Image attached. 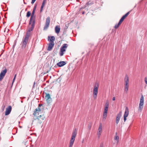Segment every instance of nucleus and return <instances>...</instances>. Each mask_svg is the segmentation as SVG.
I'll return each instance as SVG.
<instances>
[{
  "mask_svg": "<svg viewBox=\"0 0 147 147\" xmlns=\"http://www.w3.org/2000/svg\"><path fill=\"white\" fill-rule=\"evenodd\" d=\"M99 88V84L98 83H96L94 86L93 90V97L94 99L97 98V96Z\"/></svg>",
  "mask_w": 147,
  "mask_h": 147,
  "instance_id": "obj_1",
  "label": "nucleus"
},
{
  "mask_svg": "<svg viewBox=\"0 0 147 147\" xmlns=\"http://www.w3.org/2000/svg\"><path fill=\"white\" fill-rule=\"evenodd\" d=\"M77 135V131L75 130L73 132L71 139L70 141L69 147H72L73 146L75 140V137Z\"/></svg>",
  "mask_w": 147,
  "mask_h": 147,
  "instance_id": "obj_2",
  "label": "nucleus"
},
{
  "mask_svg": "<svg viewBox=\"0 0 147 147\" xmlns=\"http://www.w3.org/2000/svg\"><path fill=\"white\" fill-rule=\"evenodd\" d=\"M43 106L42 105L39 104L38 108L36 109L34 111L33 115L34 116H37L39 115L40 112L43 110Z\"/></svg>",
  "mask_w": 147,
  "mask_h": 147,
  "instance_id": "obj_3",
  "label": "nucleus"
},
{
  "mask_svg": "<svg viewBox=\"0 0 147 147\" xmlns=\"http://www.w3.org/2000/svg\"><path fill=\"white\" fill-rule=\"evenodd\" d=\"M130 11L128 12L125 15H123L120 19L119 21L117 24H116L115 26V28L116 29H117L121 25V23L123 22L124 20L126 18V17L129 14Z\"/></svg>",
  "mask_w": 147,
  "mask_h": 147,
  "instance_id": "obj_4",
  "label": "nucleus"
},
{
  "mask_svg": "<svg viewBox=\"0 0 147 147\" xmlns=\"http://www.w3.org/2000/svg\"><path fill=\"white\" fill-rule=\"evenodd\" d=\"M109 106V103L108 102H107L105 105L103 115V119L105 120L107 117V112Z\"/></svg>",
  "mask_w": 147,
  "mask_h": 147,
  "instance_id": "obj_5",
  "label": "nucleus"
},
{
  "mask_svg": "<svg viewBox=\"0 0 147 147\" xmlns=\"http://www.w3.org/2000/svg\"><path fill=\"white\" fill-rule=\"evenodd\" d=\"M144 105V97L143 95H141L138 107L139 111H141L143 108Z\"/></svg>",
  "mask_w": 147,
  "mask_h": 147,
  "instance_id": "obj_6",
  "label": "nucleus"
},
{
  "mask_svg": "<svg viewBox=\"0 0 147 147\" xmlns=\"http://www.w3.org/2000/svg\"><path fill=\"white\" fill-rule=\"evenodd\" d=\"M68 45L66 44H63L62 46L60 49L59 52V55L60 56H62L63 55L64 52H65L67 48Z\"/></svg>",
  "mask_w": 147,
  "mask_h": 147,
  "instance_id": "obj_7",
  "label": "nucleus"
},
{
  "mask_svg": "<svg viewBox=\"0 0 147 147\" xmlns=\"http://www.w3.org/2000/svg\"><path fill=\"white\" fill-rule=\"evenodd\" d=\"M7 72V69H5L4 70H3L0 74V81H1L4 77L6 73Z\"/></svg>",
  "mask_w": 147,
  "mask_h": 147,
  "instance_id": "obj_8",
  "label": "nucleus"
},
{
  "mask_svg": "<svg viewBox=\"0 0 147 147\" xmlns=\"http://www.w3.org/2000/svg\"><path fill=\"white\" fill-rule=\"evenodd\" d=\"M55 45L54 42L49 43L48 44L47 51H51L53 47Z\"/></svg>",
  "mask_w": 147,
  "mask_h": 147,
  "instance_id": "obj_9",
  "label": "nucleus"
},
{
  "mask_svg": "<svg viewBox=\"0 0 147 147\" xmlns=\"http://www.w3.org/2000/svg\"><path fill=\"white\" fill-rule=\"evenodd\" d=\"M11 109V107L10 106H8V107L6 109L5 114V115H7L10 113Z\"/></svg>",
  "mask_w": 147,
  "mask_h": 147,
  "instance_id": "obj_10",
  "label": "nucleus"
},
{
  "mask_svg": "<svg viewBox=\"0 0 147 147\" xmlns=\"http://www.w3.org/2000/svg\"><path fill=\"white\" fill-rule=\"evenodd\" d=\"M35 22V21H32L30 22V20L29 24L31 25V27L28 30L30 32L32 31L34 28Z\"/></svg>",
  "mask_w": 147,
  "mask_h": 147,
  "instance_id": "obj_11",
  "label": "nucleus"
},
{
  "mask_svg": "<svg viewBox=\"0 0 147 147\" xmlns=\"http://www.w3.org/2000/svg\"><path fill=\"white\" fill-rule=\"evenodd\" d=\"M28 38L25 37L23 41V45L22 47L23 48H25L27 44L28 40Z\"/></svg>",
  "mask_w": 147,
  "mask_h": 147,
  "instance_id": "obj_12",
  "label": "nucleus"
},
{
  "mask_svg": "<svg viewBox=\"0 0 147 147\" xmlns=\"http://www.w3.org/2000/svg\"><path fill=\"white\" fill-rule=\"evenodd\" d=\"M122 112H120L117 115L116 118V123L117 124L119 122L120 118L121 116Z\"/></svg>",
  "mask_w": 147,
  "mask_h": 147,
  "instance_id": "obj_13",
  "label": "nucleus"
},
{
  "mask_svg": "<svg viewBox=\"0 0 147 147\" xmlns=\"http://www.w3.org/2000/svg\"><path fill=\"white\" fill-rule=\"evenodd\" d=\"M47 101L48 104L49 105L52 102V99L51 98L50 95L49 94H47Z\"/></svg>",
  "mask_w": 147,
  "mask_h": 147,
  "instance_id": "obj_14",
  "label": "nucleus"
},
{
  "mask_svg": "<svg viewBox=\"0 0 147 147\" xmlns=\"http://www.w3.org/2000/svg\"><path fill=\"white\" fill-rule=\"evenodd\" d=\"M55 40V37L54 36H48V40L49 42L50 43L54 42V41Z\"/></svg>",
  "mask_w": 147,
  "mask_h": 147,
  "instance_id": "obj_15",
  "label": "nucleus"
},
{
  "mask_svg": "<svg viewBox=\"0 0 147 147\" xmlns=\"http://www.w3.org/2000/svg\"><path fill=\"white\" fill-rule=\"evenodd\" d=\"M102 124L101 123H100L99 126V127L98 129V131L97 133V135L99 136V137H100L101 133V131H102Z\"/></svg>",
  "mask_w": 147,
  "mask_h": 147,
  "instance_id": "obj_16",
  "label": "nucleus"
},
{
  "mask_svg": "<svg viewBox=\"0 0 147 147\" xmlns=\"http://www.w3.org/2000/svg\"><path fill=\"white\" fill-rule=\"evenodd\" d=\"M129 78L127 75H125L124 79V84H129Z\"/></svg>",
  "mask_w": 147,
  "mask_h": 147,
  "instance_id": "obj_17",
  "label": "nucleus"
},
{
  "mask_svg": "<svg viewBox=\"0 0 147 147\" xmlns=\"http://www.w3.org/2000/svg\"><path fill=\"white\" fill-rule=\"evenodd\" d=\"M46 4V0H43L40 9V12H42V11L43 10V8L45 5Z\"/></svg>",
  "mask_w": 147,
  "mask_h": 147,
  "instance_id": "obj_18",
  "label": "nucleus"
},
{
  "mask_svg": "<svg viewBox=\"0 0 147 147\" xmlns=\"http://www.w3.org/2000/svg\"><path fill=\"white\" fill-rule=\"evenodd\" d=\"M35 11L33 10L31 16V17L30 18V22L32 21H35V17L34 16V13Z\"/></svg>",
  "mask_w": 147,
  "mask_h": 147,
  "instance_id": "obj_19",
  "label": "nucleus"
},
{
  "mask_svg": "<svg viewBox=\"0 0 147 147\" xmlns=\"http://www.w3.org/2000/svg\"><path fill=\"white\" fill-rule=\"evenodd\" d=\"M65 64H66V63H65V62L64 61H62L60 62L57 63V65L59 67H61L63 66L64 65H65Z\"/></svg>",
  "mask_w": 147,
  "mask_h": 147,
  "instance_id": "obj_20",
  "label": "nucleus"
},
{
  "mask_svg": "<svg viewBox=\"0 0 147 147\" xmlns=\"http://www.w3.org/2000/svg\"><path fill=\"white\" fill-rule=\"evenodd\" d=\"M129 109L127 107H126L125 108L124 116L127 117L129 115Z\"/></svg>",
  "mask_w": 147,
  "mask_h": 147,
  "instance_id": "obj_21",
  "label": "nucleus"
},
{
  "mask_svg": "<svg viewBox=\"0 0 147 147\" xmlns=\"http://www.w3.org/2000/svg\"><path fill=\"white\" fill-rule=\"evenodd\" d=\"M60 30V28L59 26H56L55 28V32L57 34H58L59 33Z\"/></svg>",
  "mask_w": 147,
  "mask_h": 147,
  "instance_id": "obj_22",
  "label": "nucleus"
},
{
  "mask_svg": "<svg viewBox=\"0 0 147 147\" xmlns=\"http://www.w3.org/2000/svg\"><path fill=\"white\" fill-rule=\"evenodd\" d=\"M119 136L117 135V133H115V136L114 138V140L117 141V143H118L119 141Z\"/></svg>",
  "mask_w": 147,
  "mask_h": 147,
  "instance_id": "obj_23",
  "label": "nucleus"
},
{
  "mask_svg": "<svg viewBox=\"0 0 147 147\" xmlns=\"http://www.w3.org/2000/svg\"><path fill=\"white\" fill-rule=\"evenodd\" d=\"M50 22V18L48 17L47 19V28L49 26Z\"/></svg>",
  "mask_w": 147,
  "mask_h": 147,
  "instance_id": "obj_24",
  "label": "nucleus"
},
{
  "mask_svg": "<svg viewBox=\"0 0 147 147\" xmlns=\"http://www.w3.org/2000/svg\"><path fill=\"white\" fill-rule=\"evenodd\" d=\"M125 86V91L127 92L128 91L129 84H124Z\"/></svg>",
  "mask_w": 147,
  "mask_h": 147,
  "instance_id": "obj_25",
  "label": "nucleus"
},
{
  "mask_svg": "<svg viewBox=\"0 0 147 147\" xmlns=\"http://www.w3.org/2000/svg\"><path fill=\"white\" fill-rule=\"evenodd\" d=\"M30 35V32L28 30L27 32L26 35L25 37L29 38Z\"/></svg>",
  "mask_w": 147,
  "mask_h": 147,
  "instance_id": "obj_26",
  "label": "nucleus"
},
{
  "mask_svg": "<svg viewBox=\"0 0 147 147\" xmlns=\"http://www.w3.org/2000/svg\"><path fill=\"white\" fill-rule=\"evenodd\" d=\"M92 127V125L91 124H89L88 125V128L89 130H90Z\"/></svg>",
  "mask_w": 147,
  "mask_h": 147,
  "instance_id": "obj_27",
  "label": "nucleus"
},
{
  "mask_svg": "<svg viewBox=\"0 0 147 147\" xmlns=\"http://www.w3.org/2000/svg\"><path fill=\"white\" fill-rule=\"evenodd\" d=\"M31 15V13L30 11H28L27 12L26 16L27 17H29Z\"/></svg>",
  "mask_w": 147,
  "mask_h": 147,
  "instance_id": "obj_28",
  "label": "nucleus"
},
{
  "mask_svg": "<svg viewBox=\"0 0 147 147\" xmlns=\"http://www.w3.org/2000/svg\"><path fill=\"white\" fill-rule=\"evenodd\" d=\"M36 7H37V5L36 4H35V6H34V9H33V10H34V11H35V10H36Z\"/></svg>",
  "mask_w": 147,
  "mask_h": 147,
  "instance_id": "obj_29",
  "label": "nucleus"
},
{
  "mask_svg": "<svg viewBox=\"0 0 147 147\" xmlns=\"http://www.w3.org/2000/svg\"><path fill=\"white\" fill-rule=\"evenodd\" d=\"M42 117V116H41V115H40L39 117L38 116L37 117L36 120H39Z\"/></svg>",
  "mask_w": 147,
  "mask_h": 147,
  "instance_id": "obj_30",
  "label": "nucleus"
},
{
  "mask_svg": "<svg viewBox=\"0 0 147 147\" xmlns=\"http://www.w3.org/2000/svg\"><path fill=\"white\" fill-rule=\"evenodd\" d=\"M145 81L146 84H147V78L145 77Z\"/></svg>",
  "mask_w": 147,
  "mask_h": 147,
  "instance_id": "obj_31",
  "label": "nucleus"
},
{
  "mask_svg": "<svg viewBox=\"0 0 147 147\" xmlns=\"http://www.w3.org/2000/svg\"><path fill=\"white\" fill-rule=\"evenodd\" d=\"M9 30L8 28H5V30H4V32H5L7 31V32H8V31Z\"/></svg>",
  "mask_w": 147,
  "mask_h": 147,
  "instance_id": "obj_32",
  "label": "nucleus"
},
{
  "mask_svg": "<svg viewBox=\"0 0 147 147\" xmlns=\"http://www.w3.org/2000/svg\"><path fill=\"white\" fill-rule=\"evenodd\" d=\"M127 117H126L124 116V122H125V121H126Z\"/></svg>",
  "mask_w": 147,
  "mask_h": 147,
  "instance_id": "obj_33",
  "label": "nucleus"
},
{
  "mask_svg": "<svg viewBox=\"0 0 147 147\" xmlns=\"http://www.w3.org/2000/svg\"><path fill=\"white\" fill-rule=\"evenodd\" d=\"M36 1V0H32V1H31V3L32 4L34 3L35 2V1Z\"/></svg>",
  "mask_w": 147,
  "mask_h": 147,
  "instance_id": "obj_34",
  "label": "nucleus"
},
{
  "mask_svg": "<svg viewBox=\"0 0 147 147\" xmlns=\"http://www.w3.org/2000/svg\"><path fill=\"white\" fill-rule=\"evenodd\" d=\"M115 100V97H114L113 98V100Z\"/></svg>",
  "mask_w": 147,
  "mask_h": 147,
  "instance_id": "obj_35",
  "label": "nucleus"
},
{
  "mask_svg": "<svg viewBox=\"0 0 147 147\" xmlns=\"http://www.w3.org/2000/svg\"><path fill=\"white\" fill-rule=\"evenodd\" d=\"M45 74V73H42L41 74V76H43Z\"/></svg>",
  "mask_w": 147,
  "mask_h": 147,
  "instance_id": "obj_36",
  "label": "nucleus"
},
{
  "mask_svg": "<svg viewBox=\"0 0 147 147\" xmlns=\"http://www.w3.org/2000/svg\"><path fill=\"white\" fill-rule=\"evenodd\" d=\"M15 79H16V78H13V81L12 83H13V82H14L15 80Z\"/></svg>",
  "mask_w": 147,
  "mask_h": 147,
  "instance_id": "obj_37",
  "label": "nucleus"
},
{
  "mask_svg": "<svg viewBox=\"0 0 147 147\" xmlns=\"http://www.w3.org/2000/svg\"><path fill=\"white\" fill-rule=\"evenodd\" d=\"M44 96L45 97V98H46V93H45V94L44 95Z\"/></svg>",
  "mask_w": 147,
  "mask_h": 147,
  "instance_id": "obj_38",
  "label": "nucleus"
},
{
  "mask_svg": "<svg viewBox=\"0 0 147 147\" xmlns=\"http://www.w3.org/2000/svg\"><path fill=\"white\" fill-rule=\"evenodd\" d=\"M46 28V25L44 26V30H45Z\"/></svg>",
  "mask_w": 147,
  "mask_h": 147,
  "instance_id": "obj_39",
  "label": "nucleus"
},
{
  "mask_svg": "<svg viewBox=\"0 0 147 147\" xmlns=\"http://www.w3.org/2000/svg\"><path fill=\"white\" fill-rule=\"evenodd\" d=\"M16 74L15 75V76H14V78H16Z\"/></svg>",
  "mask_w": 147,
  "mask_h": 147,
  "instance_id": "obj_40",
  "label": "nucleus"
},
{
  "mask_svg": "<svg viewBox=\"0 0 147 147\" xmlns=\"http://www.w3.org/2000/svg\"><path fill=\"white\" fill-rule=\"evenodd\" d=\"M103 147V146H102V145H100V147Z\"/></svg>",
  "mask_w": 147,
  "mask_h": 147,
  "instance_id": "obj_41",
  "label": "nucleus"
},
{
  "mask_svg": "<svg viewBox=\"0 0 147 147\" xmlns=\"http://www.w3.org/2000/svg\"><path fill=\"white\" fill-rule=\"evenodd\" d=\"M84 11H83V12H82V14H84Z\"/></svg>",
  "mask_w": 147,
  "mask_h": 147,
  "instance_id": "obj_42",
  "label": "nucleus"
},
{
  "mask_svg": "<svg viewBox=\"0 0 147 147\" xmlns=\"http://www.w3.org/2000/svg\"><path fill=\"white\" fill-rule=\"evenodd\" d=\"M35 84V82H34V84Z\"/></svg>",
  "mask_w": 147,
  "mask_h": 147,
  "instance_id": "obj_43",
  "label": "nucleus"
},
{
  "mask_svg": "<svg viewBox=\"0 0 147 147\" xmlns=\"http://www.w3.org/2000/svg\"><path fill=\"white\" fill-rule=\"evenodd\" d=\"M44 80H45V78H44Z\"/></svg>",
  "mask_w": 147,
  "mask_h": 147,
  "instance_id": "obj_44",
  "label": "nucleus"
},
{
  "mask_svg": "<svg viewBox=\"0 0 147 147\" xmlns=\"http://www.w3.org/2000/svg\"><path fill=\"white\" fill-rule=\"evenodd\" d=\"M41 119H43L42 118H41Z\"/></svg>",
  "mask_w": 147,
  "mask_h": 147,
  "instance_id": "obj_45",
  "label": "nucleus"
}]
</instances>
